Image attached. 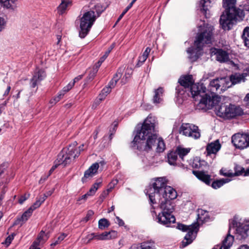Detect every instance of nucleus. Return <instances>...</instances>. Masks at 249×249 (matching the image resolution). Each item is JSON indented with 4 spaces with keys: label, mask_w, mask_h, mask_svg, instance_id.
<instances>
[{
    "label": "nucleus",
    "mask_w": 249,
    "mask_h": 249,
    "mask_svg": "<svg viewBox=\"0 0 249 249\" xmlns=\"http://www.w3.org/2000/svg\"><path fill=\"white\" fill-rule=\"evenodd\" d=\"M220 173L221 175L228 177H231L236 175L235 173H232L230 171L223 168L220 170Z\"/></svg>",
    "instance_id": "obj_44"
},
{
    "label": "nucleus",
    "mask_w": 249,
    "mask_h": 249,
    "mask_svg": "<svg viewBox=\"0 0 249 249\" xmlns=\"http://www.w3.org/2000/svg\"><path fill=\"white\" fill-rule=\"evenodd\" d=\"M231 181L229 178H222L219 180L214 181L212 184V187L215 189H218L222 186L224 184L228 183Z\"/></svg>",
    "instance_id": "obj_35"
},
{
    "label": "nucleus",
    "mask_w": 249,
    "mask_h": 249,
    "mask_svg": "<svg viewBox=\"0 0 249 249\" xmlns=\"http://www.w3.org/2000/svg\"><path fill=\"white\" fill-rule=\"evenodd\" d=\"M179 133L195 140L199 139L201 136L198 127L189 123H183L179 128Z\"/></svg>",
    "instance_id": "obj_12"
},
{
    "label": "nucleus",
    "mask_w": 249,
    "mask_h": 249,
    "mask_svg": "<svg viewBox=\"0 0 249 249\" xmlns=\"http://www.w3.org/2000/svg\"><path fill=\"white\" fill-rule=\"evenodd\" d=\"M249 76L248 72L246 71L243 73H235L230 77V80L231 85L244 82L246 79V77Z\"/></svg>",
    "instance_id": "obj_19"
},
{
    "label": "nucleus",
    "mask_w": 249,
    "mask_h": 249,
    "mask_svg": "<svg viewBox=\"0 0 249 249\" xmlns=\"http://www.w3.org/2000/svg\"><path fill=\"white\" fill-rule=\"evenodd\" d=\"M233 232L239 240L245 239L249 236V222H238L232 220L230 224L229 233Z\"/></svg>",
    "instance_id": "obj_8"
},
{
    "label": "nucleus",
    "mask_w": 249,
    "mask_h": 249,
    "mask_svg": "<svg viewBox=\"0 0 249 249\" xmlns=\"http://www.w3.org/2000/svg\"><path fill=\"white\" fill-rule=\"evenodd\" d=\"M58 101H59V98H57L56 96L54 97L53 99H52L50 101V103L51 104L55 105L56 103H57Z\"/></svg>",
    "instance_id": "obj_61"
},
{
    "label": "nucleus",
    "mask_w": 249,
    "mask_h": 249,
    "mask_svg": "<svg viewBox=\"0 0 249 249\" xmlns=\"http://www.w3.org/2000/svg\"><path fill=\"white\" fill-rule=\"evenodd\" d=\"M198 28L199 32L194 42L196 48H189L187 51L190 54L189 58L192 61H196L200 56L203 45L211 43L213 38V28L212 26L203 23Z\"/></svg>",
    "instance_id": "obj_3"
},
{
    "label": "nucleus",
    "mask_w": 249,
    "mask_h": 249,
    "mask_svg": "<svg viewBox=\"0 0 249 249\" xmlns=\"http://www.w3.org/2000/svg\"><path fill=\"white\" fill-rule=\"evenodd\" d=\"M245 18L243 10H238L237 12L231 9V11H225L221 16L220 24L224 30H230L233 24L237 22L242 21Z\"/></svg>",
    "instance_id": "obj_5"
},
{
    "label": "nucleus",
    "mask_w": 249,
    "mask_h": 249,
    "mask_svg": "<svg viewBox=\"0 0 249 249\" xmlns=\"http://www.w3.org/2000/svg\"><path fill=\"white\" fill-rule=\"evenodd\" d=\"M50 176V175H49V174H48L47 175H44L43 176H42L40 180H39V182H43L44 181H45L47 178Z\"/></svg>",
    "instance_id": "obj_63"
},
{
    "label": "nucleus",
    "mask_w": 249,
    "mask_h": 249,
    "mask_svg": "<svg viewBox=\"0 0 249 249\" xmlns=\"http://www.w3.org/2000/svg\"><path fill=\"white\" fill-rule=\"evenodd\" d=\"M103 62V60L100 59L98 61V62L95 64V73L97 72V71H98V68L100 67V66L101 65V64Z\"/></svg>",
    "instance_id": "obj_60"
},
{
    "label": "nucleus",
    "mask_w": 249,
    "mask_h": 249,
    "mask_svg": "<svg viewBox=\"0 0 249 249\" xmlns=\"http://www.w3.org/2000/svg\"><path fill=\"white\" fill-rule=\"evenodd\" d=\"M98 168L99 164L98 163L96 162L92 164L90 167L85 171L84 177L82 178L83 181H84L85 178L92 177L95 175Z\"/></svg>",
    "instance_id": "obj_27"
},
{
    "label": "nucleus",
    "mask_w": 249,
    "mask_h": 249,
    "mask_svg": "<svg viewBox=\"0 0 249 249\" xmlns=\"http://www.w3.org/2000/svg\"><path fill=\"white\" fill-rule=\"evenodd\" d=\"M234 237L232 235L228 234L226 238L223 241L222 245L219 249H229L232 245Z\"/></svg>",
    "instance_id": "obj_31"
},
{
    "label": "nucleus",
    "mask_w": 249,
    "mask_h": 249,
    "mask_svg": "<svg viewBox=\"0 0 249 249\" xmlns=\"http://www.w3.org/2000/svg\"><path fill=\"white\" fill-rule=\"evenodd\" d=\"M83 77L82 75H80L74 78L72 82H70L67 85H71V88L74 85L75 83L81 80Z\"/></svg>",
    "instance_id": "obj_52"
},
{
    "label": "nucleus",
    "mask_w": 249,
    "mask_h": 249,
    "mask_svg": "<svg viewBox=\"0 0 249 249\" xmlns=\"http://www.w3.org/2000/svg\"><path fill=\"white\" fill-rule=\"evenodd\" d=\"M242 37L245 45L249 48V27L245 28L243 31Z\"/></svg>",
    "instance_id": "obj_36"
},
{
    "label": "nucleus",
    "mask_w": 249,
    "mask_h": 249,
    "mask_svg": "<svg viewBox=\"0 0 249 249\" xmlns=\"http://www.w3.org/2000/svg\"><path fill=\"white\" fill-rule=\"evenodd\" d=\"M137 249H155V246L153 244L150 243H142Z\"/></svg>",
    "instance_id": "obj_43"
},
{
    "label": "nucleus",
    "mask_w": 249,
    "mask_h": 249,
    "mask_svg": "<svg viewBox=\"0 0 249 249\" xmlns=\"http://www.w3.org/2000/svg\"><path fill=\"white\" fill-rule=\"evenodd\" d=\"M220 89L223 91L231 86L230 78L228 77H222L219 78Z\"/></svg>",
    "instance_id": "obj_30"
},
{
    "label": "nucleus",
    "mask_w": 249,
    "mask_h": 249,
    "mask_svg": "<svg viewBox=\"0 0 249 249\" xmlns=\"http://www.w3.org/2000/svg\"><path fill=\"white\" fill-rule=\"evenodd\" d=\"M16 235L15 233H12L11 235H9L5 239L4 244L8 246L11 243L12 241L13 240L14 236Z\"/></svg>",
    "instance_id": "obj_47"
},
{
    "label": "nucleus",
    "mask_w": 249,
    "mask_h": 249,
    "mask_svg": "<svg viewBox=\"0 0 249 249\" xmlns=\"http://www.w3.org/2000/svg\"><path fill=\"white\" fill-rule=\"evenodd\" d=\"M156 118L149 115L145 120L141 127H137L135 135L131 142V147L134 150L140 151H148L158 142L156 151L162 152L165 149V145L162 139H157L155 131L157 124Z\"/></svg>",
    "instance_id": "obj_1"
},
{
    "label": "nucleus",
    "mask_w": 249,
    "mask_h": 249,
    "mask_svg": "<svg viewBox=\"0 0 249 249\" xmlns=\"http://www.w3.org/2000/svg\"><path fill=\"white\" fill-rule=\"evenodd\" d=\"M46 76L44 71L42 70H36L34 72L33 78L31 79L30 85L32 88H35Z\"/></svg>",
    "instance_id": "obj_18"
},
{
    "label": "nucleus",
    "mask_w": 249,
    "mask_h": 249,
    "mask_svg": "<svg viewBox=\"0 0 249 249\" xmlns=\"http://www.w3.org/2000/svg\"><path fill=\"white\" fill-rule=\"evenodd\" d=\"M96 19V16L93 10L86 12L81 18L80 23L79 36L84 38L88 34Z\"/></svg>",
    "instance_id": "obj_9"
},
{
    "label": "nucleus",
    "mask_w": 249,
    "mask_h": 249,
    "mask_svg": "<svg viewBox=\"0 0 249 249\" xmlns=\"http://www.w3.org/2000/svg\"><path fill=\"white\" fill-rule=\"evenodd\" d=\"M177 158L178 153H177L176 151H171L167 155L168 162L171 165H177Z\"/></svg>",
    "instance_id": "obj_34"
},
{
    "label": "nucleus",
    "mask_w": 249,
    "mask_h": 249,
    "mask_svg": "<svg viewBox=\"0 0 249 249\" xmlns=\"http://www.w3.org/2000/svg\"><path fill=\"white\" fill-rule=\"evenodd\" d=\"M219 104H220V105L216 109V114L220 117L225 119H231L242 114V109L239 107L231 104L223 103L222 102L219 103L217 105H219Z\"/></svg>",
    "instance_id": "obj_7"
},
{
    "label": "nucleus",
    "mask_w": 249,
    "mask_h": 249,
    "mask_svg": "<svg viewBox=\"0 0 249 249\" xmlns=\"http://www.w3.org/2000/svg\"><path fill=\"white\" fill-rule=\"evenodd\" d=\"M93 214V212L92 211H89L86 217L84 218V221L86 222L88 221Z\"/></svg>",
    "instance_id": "obj_58"
},
{
    "label": "nucleus",
    "mask_w": 249,
    "mask_h": 249,
    "mask_svg": "<svg viewBox=\"0 0 249 249\" xmlns=\"http://www.w3.org/2000/svg\"><path fill=\"white\" fill-rule=\"evenodd\" d=\"M86 239L88 240L87 243L92 239H96L95 233H92L87 235Z\"/></svg>",
    "instance_id": "obj_54"
},
{
    "label": "nucleus",
    "mask_w": 249,
    "mask_h": 249,
    "mask_svg": "<svg viewBox=\"0 0 249 249\" xmlns=\"http://www.w3.org/2000/svg\"><path fill=\"white\" fill-rule=\"evenodd\" d=\"M0 4L4 8L15 10L18 7V0H0Z\"/></svg>",
    "instance_id": "obj_24"
},
{
    "label": "nucleus",
    "mask_w": 249,
    "mask_h": 249,
    "mask_svg": "<svg viewBox=\"0 0 249 249\" xmlns=\"http://www.w3.org/2000/svg\"><path fill=\"white\" fill-rule=\"evenodd\" d=\"M109 223L108 221L105 218H102L99 220L98 222V227L101 230L105 229L106 228L108 227Z\"/></svg>",
    "instance_id": "obj_42"
},
{
    "label": "nucleus",
    "mask_w": 249,
    "mask_h": 249,
    "mask_svg": "<svg viewBox=\"0 0 249 249\" xmlns=\"http://www.w3.org/2000/svg\"><path fill=\"white\" fill-rule=\"evenodd\" d=\"M151 51V49L149 47L146 48L145 51L143 53L142 55L147 58L150 52Z\"/></svg>",
    "instance_id": "obj_62"
},
{
    "label": "nucleus",
    "mask_w": 249,
    "mask_h": 249,
    "mask_svg": "<svg viewBox=\"0 0 249 249\" xmlns=\"http://www.w3.org/2000/svg\"><path fill=\"white\" fill-rule=\"evenodd\" d=\"M163 92V88L160 87L154 90V94L152 99L154 104L157 105L162 103Z\"/></svg>",
    "instance_id": "obj_26"
},
{
    "label": "nucleus",
    "mask_w": 249,
    "mask_h": 249,
    "mask_svg": "<svg viewBox=\"0 0 249 249\" xmlns=\"http://www.w3.org/2000/svg\"><path fill=\"white\" fill-rule=\"evenodd\" d=\"M157 222L167 227L170 226L171 224L174 223L176 221L175 217L169 213L161 212L159 213L157 217Z\"/></svg>",
    "instance_id": "obj_16"
},
{
    "label": "nucleus",
    "mask_w": 249,
    "mask_h": 249,
    "mask_svg": "<svg viewBox=\"0 0 249 249\" xmlns=\"http://www.w3.org/2000/svg\"><path fill=\"white\" fill-rule=\"evenodd\" d=\"M96 19V16L93 10L86 12L81 18L80 23L79 36L84 38L88 34Z\"/></svg>",
    "instance_id": "obj_10"
},
{
    "label": "nucleus",
    "mask_w": 249,
    "mask_h": 249,
    "mask_svg": "<svg viewBox=\"0 0 249 249\" xmlns=\"http://www.w3.org/2000/svg\"><path fill=\"white\" fill-rule=\"evenodd\" d=\"M146 59H147V57L144 56L143 55L140 56L139 58V60H138L137 65L141 66V65H142V63L145 61Z\"/></svg>",
    "instance_id": "obj_55"
},
{
    "label": "nucleus",
    "mask_w": 249,
    "mask_h": 249,
    "mask_svg": "<svg viewBox=\"0 0 249 249\" xmlns=\"http://www.w3.org/2000/svg\"><path fill=\"white\" fill-rule=\"evenodd\" d=\"M67 236V234L64 233H61L57 237H56L54 241L51 244V246H55L60 244Z\"/></svg>",
    "instance_id": "obj_38"
},
{
    "label": "nucleus",
    "mask_w": 249,
    "mask_h": 249,
    "mask_svg": "<svg viewBox=\"0 0 249 249\" xmlns=\"http://www.w3.org/2000/svg\"><path fill=\"white\" fill-rule=\"evenodd\" d=\"M89 195L87 193L86 194L82 196L81 197H79L78 199L77 200V202L80 201L81 200H83L84 201H85L88 197L89 196Z\"/></svg>",
    "instance_id": "obj_56"
},
{
    "label": "nucleus",
    "mask_w": 249,
    "mask_h": 249,
    "mask_svg": "<svg viewBox=\"0 0 249 249\" xmlns=\"http://www.w3.org/2000/svg\"><path fill=\"white\" fill-rule=\"evenodd\" d=\"M74 143H75V148L76 149V150H75V153H76L77 152H79V154H80V152L81 151H83L84 150V145L83 144L82 145H81L80 146H79L78 147L77 146V143L76 142H73L72 143H71V144H74Z\"/></svg>",
    "instance_id": "obj_49"
},
{
    "label": "nucleus",
    "mask_w": 249,
    "mask_h": 249,
    "mask_svg": "<svg viewBox=\"0 0 249 249\" xmlns=\"http://www.w3.org/2000/svg\"><path fill=\"white\" fill-rule=\"evenodd\" d=\"M101 184V181H100L99 182L95 183L92 187L90 188L89 190L87 192L90 196H93L98 189L99 188V186H100Z\"/></svg>",
    "instance_id": "obj_39"
},
{
    "label": "nucleus",
    "mask_w": 249,
    "mask_h": 249,
    "mask_svg": "<svg viewBox=\"0 0 249 249\" xmlns=\"http://www.w3.org/2000/svg\"><path fill=\"white\" fill-rule=\"evenodd\" d=\"M109 192H107V190L104 191L102 194L100 196V199H101V202H102L104 199L106 198V197L108 195Z\"/></svg>",
    "instance_id": "obj_57"
},
{
    "label": "nucleus",
    "mask_w": 249,
    "mask_h": 249,
    "mask_svg": "<svg viewBox=\"0 0 249 249\" xmlns=\"http://www.w3.org/2000/svg\"><path fill=\"white\" fill-rule=\"evenodd\" d=\"M220 89L219 83V78H217L215 79H213L212 80L208 87V89H206V93L207 95H204V98H210L211 99L213 98L214 97H218L219 98V101L214 105H213L210 109H211L213 107L216 106L219 103H220L221 101L222 98L218 96L214 95V93L215 91H217L218 89Z\"/></svg>",
    "instance_id": "obj_14"
},
{
    "label": "nucleus",
    "mask_w": 249,
    "mask_h": 249,
    "mask_svg": "<svg viewBox=\"0 0 249 249\" xmlns=\"http://www.w3.org/2000/svg\"><path fill=\"white\" fill-rule=\"evenodd\" d=\"M104 99L100 97L99 96L95 99L94 102H93L91 105V108L93 109H95L97 108V107L100 104L102 101Z\"/></svg>",
    "instance_id": "obj_45"
},
{
    "label": "nucleus",
    "mask_w": 249,
    "mask_h": 249,
    "mask_svg": "<svg viewBox=\"0 0 249 249\" xmlns=\"http://www.w3.org/2000/svg\"><path fill=\"white\" fill-rule=\"evenodd\" d=\"M131 8V5H128L125 10L124 11V12L120 15L119 17L118 18L116 24H117V22H118L123 17V16L124 15V14Z\"/></svg>",
    "instance_id": "obj_50"
},
{
    "label": "nucleus",
    "mask_w": 249,
    "mask_h": 249,
    "mask_svg": "<svg viewBox=\"0 0 249 249\" xmlns=\"http://www.w3.org/2000/svg\"><path fill=\"white\" fill-rule=\"evenodd\" d=\"M71 5V2L70 0H61V3L57 8L58 13L62 15L67 10V8Z\"/></svg>",
    "instance_id": "obj_32"
},
{
    "label": "nucleus",
    "mask_w": 249,
    "mask_h": 249,
    "mask_svg": "<svg viewBox=\"0 0 249 249\" xmlns=\"http://www.w3.org/2000/svg\"><path fill=\"white\" fill-rule=\"evenodd\" d=\"M208 212L202 209L197 211V222L187 226L182 224H178L177 228L182 231H187V233L182 242V247H185L190 244L196 238L199 230V225L207 222L209 219Z\"/></svg>",
    "instance_id": "obj_4"
},
{
    "label": "nucleus",
    "mask_w": 249,
    "mask_h": 249,
    "mask_svg": "<svg viewBox=\"0 0 249 249\" xmlns=\"http://www.w3.org/2000/svg\"><path fill=\"white\" fill-rule=\"evenodd\" d=\"M221 145L218 140L208 144L206 147L207 156L215 154L220 149Z\"/></svg>",
    "instance_id": "obj_21"
},
{
    "label": "nucleus",
    "mask_w": 249,
    "mask_h": 249,
    "mask_svg": "<svg viewBox=\"0 0 249 249\" xmlns=\"http://www.w3.org/2000/svg\"><path fill=\"white\" fill-rule=\"evenodd\" d=\"M156 204H159V206L161 210V212L172 213L174 210L173 203L167 198L159 197Z\"/></svg>",
    "instance_id": "obj_17"
},
{
    "label": "nucleus",
    "mask_w": 249,
    "mask_h": 249,
    "mask_svg": "<svg viewBox=\"0 0 249 249\" xmlns=\"http://www.w3.org/2000/svg\"><path fill=\"white\" fill-rule=\"evenodd\" d=\"M231 142L237 148H246L249 147V134L236 133L232 136Z\"/></svg>",
    "instance_id": "obj_13"
},
{
    "label": "nucleus",
    "mask_w": 249,
    "mask_h": 249,
    "mask_svg": "<svg viewBox=\"0 0 249 249\" xmlns=\"http://www.w3.org/2000/svg\"><path fill=\"white\" fill-rule=\"evenodd\" d=\"M29 197V194H25L20 197L18 202L20 204H22Z\"/></svg>",
    "instance_id": "obj_53"
},
{
    "label": "nucleus",
    "mask_w": 249,
    "mask_h": 249,
    "mask_svg": "<svg viewBox=\"0 0 249 249\" xmlns=\"http://www.w3.org/2000/svg\"><path fill=\"white\" fill-rule=\"evenodd\" d=\"M180 86L176 88V91L178 94H182L181 89L182 87L189 88L190 87V91L192 97L196 100L199 101L198 107L201 109H210L211 107L216 104L219 100L218 97H214L213 99L204 98V95H208L206 92V87L202 83L194 84V80L193 76L188 75L181 76L178 80Z\"/></svg>",
    "instance_id": "obj_2"
},
{
    "label": "nucleus",
    "mask_w": 249,
    "mask_h": 249,
    "mask_svg": "<svg viewBox=\"0 0 249 249\" xmlns=\"http://www.w3.org/2000/svg\"><path fill=\"white\" fill-rule=\"evenodd\" d=\"M120 71H121V70ZM121 71L119 72L118 71L116 74L114 76L112 80L109 82L107 86L105 87L102 90L99 96L104 100L106 96L111 92L112 89L115 87L117 81L121 77Z\"/></svg>",
    "instance_id": "obj_15"
},
{
    "label": "nucleus",
    "mask_w": 249,
    "mask_h": 249,
    "mask_svg": "<svg viewBox=\"0 0 249 249\" xmlns=\"http://www.w3.org/2000/svg\"><path fill=\"white\" fill-rule=\"evenodd\" d=\"M193 174L199 180L202 181L206 184L211 183V176L204 171H193Z\"/></svg>",
    "instance_id": "obj_23"
},
{
    "label": "nucleus",
    "mask_w": 249,
    "mask_h": 249,
    "mask_svg": "<svg viewBox=\"0 0 249 249\" xmlns=\"http://www.w3.org/2000/svg\"><path fill=\"white\" fill-rule=\"evenodd\" d=\"M116 235V233L114 231L110 232H104L101 234L95 233L96 239L99 240H104L110 239L114 238Z\"/></svg>",
    "instance_id": "obj_29"
},
{
    "label": "nucleus",
    "mask_w": 249,
    "mask_h": 249,
    "mask_svg": "<svg viewBox=\"0 0 249 249\" xmlns=\"http://www.w3.org/2000/svg\"><path fill=\"white\" fill-rule=\"evenodd\" d=\"M71 89V85H67L64 87L62 90L60 91L56 96L57 98H59V100H60L65 95V94L69 91Z\"/></svg>",
    "instance_id": "obj_41"
},
{
    "label": "nucleus",
    "mask_w": 249,
    "mask_h": 249,
    "mask_svg": "<svg viewBox=\"0 0 249 249\" xmlns=\"http://www.w3.org/2000/svg\"><path fill=\"white\" fill-rule=\"evenodd\" d=\"M42 203L37 199L36 201L31 206L30 208L32 209V210L34 211L35 209L38 208Z\"/></svg>",
    "instance_id": "obj_51"
},
{
    "label": "nucleus",
    "mask_w": 249,
    "mask_h": 249,
    "mask_svg": "<svg viewBox=\"0 0 249 249\" xmlns=\"http://www.w3.org/2000/svg\"><path fill=\"white\" fill-rule=\"evenodd\" d=\"M6 21L4 18L0 17V33L5 28Z\"/></svg>",
    "instance_id": "obj_48"
},
{
    "label": "nucleus",
    "mask_w": 249,
    "mask_h": 249,
    "mask_svg": "<svg viewBox=\"0 0 249 249\" xmlns=\"http://www.w3.org/2000/svg\"><path fill=\"white\" fill-rule=\"evenodd\" d=\"M105 10V8L100 4H97L94 6V8H92L91 10L94 11V14L96 16V18L99 17L100 15Z\"/></svg>",
    "instance_id": "obj_40"
},
{
    "label": "nucleus",
    "mask_w": 249,
    "mask_h": 249,
    "mask_svg": "<svg viewBox=\"0 0 249 249\" xmlns=\"http://www.w3.org/2000/svg\"><path fill=\"white\" fill-rule=\"evenodd\" d=\"M236 0H223V7L225 9V11H231L234 10L235 12L238 10H242L239 8L235 7Z\"/></svg>",
    "instance_id": "obj_28"
},
{
    "label": "nucleus",
    "mask_w": 249,
    "mask_h": 249,
    "mask_svg": "<svg viewBox=\"0 0 249 249\" xmlns=\"http://www.w3.org/2000/svg\"><path fill=\"white\" fill-rule=\"evenodd\" d=\"M212 53L216 55V60L220 62H226L230 60L229 54L222 49H214Z\"/></svg>",
    "instance_id": "obj_20"
},
{
    "label": "nucleus",
    "mask_w": 249,
    "mask_h": 249,
    "mask_svg": "<svg viewBox=\"0 0 249 249\" xmlns=\"http://www.w3.org/2000/svg\"><path fill=\"white\" fill-rule=\"evenodd\" d=\"M58 163L57 162V160L55 161V164L51 168V169L49 171V175H51V174L53 172V171L57 167V166L59 165Z\"/></svg>",
    "instance_id": "obj_59"
},
{
    "label": "nucleus",
    "mask_w": 249,
    "mask_h": 249,
    "mask_svg": "<svg viewBox=\"0 0 249 249\" xmlns=\"http://www.w3.org/2000/svg\"><path fill=\"white\" fill-rule=\"evenodd\" d=\"M166 186L167 185H166V180L165 178H159L155 179L152 187H149L146 192V194L149 196L151 205L157 203L158 199L159 197H161Z\"/></svg>",
    "instance_id": "obj_6"
},
{
    "label": "nucleus",
    "mask_w": 249,
    "mask_h": 249,
    "mask_svg": "<svg viewBox=\"0 0 249 249\" xmlns=\"http://www.w3.org/2000/svg\"><path fill=\"white\" fill-rule=\"evenodd\" d=\"M190 150L189 148L178 147L176 151L178 153V155L183 160V157L189 153Z\"/></svg>",
    "instance_id": "obj_37"
},
{
    "label": "nucleus",
    "mask_w": 249,
    "mask_h": 249,
    "mask_svg": "<svg viewBox=\"0 0 249 249\" xmlns=\"http://www.w3.org/2000/svg\"><path fill=\"white\" fill-rule=\"evenodd\" d=\"M48 238V236L43 231H40L37 239L33 243V245L29 249H40L38 246L40 243H44Z\"/></svg>",
    "instance_id": "obj_25"
},
{
    "label": "nucleus",
    "mask_w": 249,
    "mask_h": 249,
    "mask_svg": "<svg viewBox=\"0 0 249 249\" xmlns=\"http://www.w3.org/2000/svg\"><path fill=\"white\" fill-rule=\"evenodd\" d=\"M10 90H11V87L10 86H7V89L5 90V91H4L3 96H7L9 94Z\"/></svg>",
    "instance_id": "obj_64"
},
{
    "label": "nucleus",
    "mask_w": 249,
    "mask_h": 249,
    "mask_svg": "<svg viewBox=\"0 0 249 249\" xmlns=\"http://www.w3.org/2000/svg\"><path fill=\"white\" fill-rule=\"evenodd\" d=\"M33 212V211L32 210V209L29 208L23 213L21 217L17 220L16 224H20L21 225H22L23 223L26 221L31 216Z\"/></svg>",
    "instance_id": "obj_33"
},
{
    "label": "nucleus",
    "mask_w": 249,
    "mask_h": 249,
    "mask_svg": "<svg viewBox=\"0 0 249 249\" xmlns=\"http://www.w3.org/2000/svg\"><path fill=\"white\" fill-rule=\"evenodd\" d=\"M75 144H70L68 147L63 148L58 155L57 162L58 164L66 166L70 164L76 158L79 156V152L75 153Z\"/></svg>",
    "instance_id": "obj_11"
},
{
    "label": "nucleus",
    "mask_w": 249,
    "mask_h": 249,
    "mask_svg": "<svg viewBox=\"0 0 249 249\" xmlns=\"http://www.w3.org/2000/svg\"><path fill=\"white\" fill-rule=\"evenodd\" d=\"M177 196V193L176 191L169 186L165 187V190L161 195V197L167 198L170 200L175 199Z\"/></svg>",
    "instance_id": "obj_22"
},
{
    "label": "nucleus",
    "mask_w": 249,
    "mask_h": 249,
    "mask_svg": "<svg viewBox=\"0 0 249 249\" xmlns=\"http://www.w3.org/2000/svg\"><path fill=\"white\" fill-rule=\"evenodd\" d=\"M118 183L117 179H113L108 185L107 192H110Z\"/></svg>",
    "instance_id": "obj_46"
}]
</instances>
